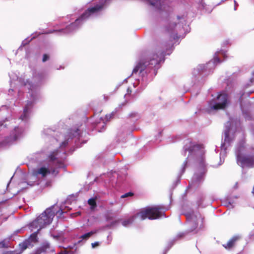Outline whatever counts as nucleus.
<instances>
[{
  "mask_svg": "<svg viewBox=\"0 0 254 254\" xmlns=\"http://www.w3.org/2000/svg\"><path fill=\"white\" fill-rule=\"evenodd\" d=\"M55 216V212L51 208L46 209L35 220L30 224V227L32 231L34 229L40 230L42 228L49 225Z\"/></svg>",
  "mask_w": 254,
  "mask_h": 254,
  "instance_id": "1",
  "label": "nucleus"
},
{
  "mask_svg": "<svg viewBox=\"0 0 254 254\" xmlns=\"http://www.w3.org/2000/svg\"><path fill=\"white\" fill-rule=\"evenodd\" d=\"M162 207L160 206L147 207L137 213L136 216L142 220L146 218L149 220L157 219L164 215V212H162Z\"/></svg>",
  "mask_w": 254,
  "mask_h": 254,
  "instance_id": "2",
  "label": "nucleus"
},
{
  "mask_svg": "<svg viewBox=\"0 0 254 254\" xmlns=\"http://www.w3.org/2000/svg\"><path fill=\"white\" fill-rule=\"evenodd\" d=\"M158 56L157 54L147 55L144 53L142 59L138 63L132 70V74L139 71L142 72L150 64L155 65L159 63Z\"/></svg>",
  "mask_w": 254,
  "mask_h": 254,
  "instance_id": "3",
  "label": "nucleus"
},
{
  "mask_svg": "<svg viewBox=\"0 0 254 254\" xmlns=\"http://www.w3.org/2000/svg\"><path fill=\"white\" fill-rule=\"evenodd\" d=\"M244 149V146H240L237 152V161L243 167L249 168L254 167V155H244L241 153V150Z\"/></svg>",
  "mask_w": 254,
  "mask_h": 254,
  "instance_id": "4",
  "label": "nucleus"
},
{
  "mask_svg": "<svg viewBox=\"0 0 254 254\" xmlns=\"http://www.w3.org/2000/svg\"><path fill=\"white\" fill-rule=\"evenodd\" d=\"M204 146L203 144H193L191 141L190 142V146H187L186 145L184 147L185 151H188L190 155H197V153L201 155V162L200 163L202 166H204V158L203 155L204 154Z\"/></svg>",
  "mask_w": 254,
  "mask_h": 254,
  "instance_id": "5",
  "label": "nucleus"
},
{
  "mask_svg": "<svg viewBox=\"0 0 254 254\" xmlns=\"http://www.w3.org/2000/svg\"><path fill=\"white\" fill-rule=\"evenodd\" d=\"M103 8V5L100 4H96L94 6L88 8L85 12L81 15L79 19H77L74 23H71L70 26L73 27L75 24L78 23L79 21L84 19L88 18L89 16L93 13H97L100 11Z\"/></svg>",
  "mask_w": 254,
  "mask_h": 254,
  "instance_id": "6",
  "label": "nucleus"
},
{
  "mask_svg": "<svg viewBox=\"0 0 254 254\" xmlns=\"http://www.w3.org/2000/svg\"><path fill=\"white\" fill-rule=\"evenodd\" d=\"M217 99L220 102L215 104L213 108L215 110L224 109L227 104V95L226 94H221L218 95Z\"/></svg>",
  "mask_w": 254,
  "mask_h": 254,
  "instance_id": "7",
  "label": "nucleus"
},
{
  "mask_svg": "<svg viewBox=\"0 0 254 254\" xmlns=\"http://www.w3.org/2000/svg\"><path fill=\"white\" fill-rule=\"evenodd\" d=\"M238 236H234L225 244H223V246L227 250H231L235 246L236 242L239 240Z\"/></svg>",
  "mask_w": 254,
  "mask_h": 254,
  "instance_id": "8",
  "label": "nucleus"
},
{
  "mask_svg": "<svg viewBox=\"0 0 254 254\" xmlns=\"http://www.w3.org/2000/svg\"><path fill=\"white\" fill-rule=\"evenodd\" d=\"M50 173V170L46 167H41L35 171V174L36 175L40 174L43 177H45L47 174Z\"/></svg>",
  "mask_w": 254,
  "mask_h": 254,
  "instance_id": "9",
  "label": "nucleus"
},
{
  "mask_svg": "<svg viewBox=\"0 0 254 254\" xmlns=\"http://www.w3.org/2000/svg\"><path fill=\"white\" fill-rule=\"evenodd\" d=\"M80 134V130L78 128L72 129L69 132V137H79Z\"/></svg>",
  "mask_w": 254,
  "mask_h": 254,
  "instance_id": "10",
  "label": "nucleus"
},
{
  "mask_svg": "<svg viewBox=\"0 0 254 254\" xmlns=\"http://www.w3.org/2000/svg\"><path fill=\"white\" fill-rule=\"evenodd\" d=\"M50 248L48 244L43 245L40 248L37 250L34 254H41L42 252H46L47 249Z\"/></svg>",
  "mask_w": 254,
  "mask_h": 254,
  "instance_id": "11",
  "label": "nucleus"
},
{
  "mask_svg": "<svg viewBox=\"0 0 254 254\" xmlns=\"http://www.w3.org/2000/svg\"><path fill=\"white\" fill-rule=\"evenodd\" d=\"M177 24L175 22H171L169 24L168 26L165 27V31L168 33H171L176 27Z\"/></svg>",
  "mask_w": 254,
  "mask_h": 254,
  "instance_id": "12",
  "label": "nucleus"
},
{
  "mask_svg": "<svg viewBox=\"0 0 254 254\" xmlns=\"http://www.w3.org/2000/svg\"><path fill=\"white\" fill-rule=\"evenodd\" d=\"M88 203L89 205L91 206V209H94L96 206V198H91L88 199Z\"/></svg>",
  "mask_w": 254,
  "mask_h": 254,
  "instance_id": "13",
  "label": "nucleus"
},
{
  "mask_svg": "<svg viewBox=\"0 0 254 254\" xmlns=\"http://www.w3.org/2000/svg\"><path fill=\"white\" fill-rule=\"evenodd\" d=\"M58 155V151L55 150L52 152L49 156L50 160L51 161H56L57 159V156Z\"/></svg>",
  "mask_w": 254,
  "mask_h": 254,
  "instance_id": "14",
  "label": "nucleus"
},
{
  "mask_svg": "<svg viewBox=\"0 0 254 254\" xmlns=\"http://www.w3.org/2000/svg\"><path fill=\"white\" fill-rule=\"evenodd\" d=\"M135 217V216H132L128 219L124 221L122 223L123 225L124 226H127V225L131 224L133 222Z\"/></svg>",
  "mask_w": 254,
  "mask_h": 254,
  "instance_id": "15",
  "label": "nucleus"
},
{
  "mask_svg": "<svg viewBox=\"0 0 254 254\" xmlns=\"http://www.w3.org/2000/svg\"><path fill=\"white\" fill-rule=\"evenodd\" d=\"M189 225L190 226H192V228L190 229L191 231H193L194 229H195L197 226L198 224L196 222V221L195 220V219H193L192 218L191 219V220L189 222Z\"/></svg>",
  "mask_w": 254,
  "mask_h": 254,
  "instance_id": "16",
  "label": "nucleus"
},
{
  "mask_svg": "<svg viewBox=\"0 0 254 254\" xmlns=\"http://www.w3.org/2000/svg\"><path fill=\"white\" fill-rule=\"evenodd\" d=\"M40 230H37L36 232L32 233L30 237V239L31 242H37V235Z\"/></svg>",
  "mask_w": 254,
  "mask_h": 254,
  "instance_id": "17",
  "label": "nucleus"
},
{
  "mask_svg": "<svg viewBox=\"0 0 254 254\" xmlns=\"http://www.w3.org/2000/svg\"><path fill=\"white\" fill-rule=\"evenodd\" d=\"M28 114V108L27 107H25L23 114L20 116V119L22 121H25L27 119V117Z\"/></svg>",
  "mask_w": 254,
  "mask_h": 254,
  "instance_id": "18",
  "label": "nucleus"
},
{
  "mask_svg": "<svg viewBox=\"0 0 254 254\" xmlns=\"http://www.w3.org/2000/svg\"><path fill=\"white\" fill-rule=\"evenodd\" d=\"M93 234H94V232L91 231L90 232H88L87 233H86L83 235H82L80 237V238L82 239H88L89 237H90Z\"/></svg>",
  "mask_w": 254,
  "mask_h": 254,
  "instance_id": "19",
  "label": "nucleus"
},
{
  "mask_svg": "<svg viewBox=\"0 0 254 254\" xmlns=\"http://www.w3.org/2000/svg\"><path fill=\"white\" fill-rule=\"evenodd\" d=\"M8 246V245L6 243L5 240H3L0 242V248H7Z\"/></svg>",
  "mask_w": 254,
  "mask_h": 254,
  "instance_id": "20",
  "label": "nucleus"
},
{
  "mask_svg": "<svg viewBox=\"0 0 254 254\" xmlns=\"http://www.w3.org/2000/svg\"><path fill=\"white\" fill-rule=\"evenodd\" d=\"M133 193L132 192H128L127 193H125L124 194L122 195L121 196V198H125L128 196H132L133 195Z\"/></svg>",
  "mask_w": 254,
  "mask_h": 254,
  "instance_id": "21",
  "label": "nucleus"
},
{
  "mask_svg": "<svg viewBox=\"0 0 254 254\" xmlns=\"http://www.w3.org/2000/svg\"><path fill=\"white\" fill-rule=\"evenodd\" d=\"M20 245L21 246V251H22L26 250L27 248V245L26 243H24Z\"/></svg>",
  "mask_w": 254,
  "mask_h": 254,
  "instance_id": "22",
  "label": "nucleus"
},
{
  "mask_svg": "<svg viewBox=\"0 0 254 254\" xmlns=\"http://www.w3.org/2000/svg\"><path fill=\"white\" fill-rule=\"evenodd\" d=\"M49 59V56L47 54H44L43 56L42 61L43 62H45Z\"/></svg>",
  "mask_w": 254,
  "mask_h": 254,
  "instance_id": "23",
  "label": "nucleus"
},
{
  "mask_svg": "<svg viewBox=\"0 0 254 254\" xmlns=\"http://www.w3.org/2000/svg\"><path fill=\"white\" fill-rule=\"evenodd\" d=\"M27 84H28V85L29 86V87H28V89H30L32 87V84L29 80H27L26 82L24 83V85L26 86Z\"/></svg>",
  "mask_w": 254,
  "mask_h": 254,
  "instance_id": "24",
  "label": "nucleus"
},
{
  "mask_svg": "<svg viewBox=\"0 0 254 254\" xmlns=\"http://www.w3.org/2000/svg\"><path fill=\"white\" fill-rule=\"evenodd\" d=\"M99 245L98 242H95L94 243H92V248H94L97 246H98Z\"/></svg>",
  "mask_w": 254,
  "mask_h": 254,
  "instance_id": "25",
  "label": "nucleus"
},
{
  "mask_svg": "<svg viewBox=\"0 0 254 254\" xmlns=\"http://www.w3.org/2000/svg\"><path fill=\"white\" fill-rule=\"evenodd\" d=\"M214 61H215V62L218 63H220L221 62V61L218 57L214 58Z\"/></svg>",
  "mask_w": 254,
  "mask_h": 254,
  "instance_id": "26",
  "label": "nucleus"
},
{
  "mask_svg": "<svg viewBox=\"0 0 254 254\" xmlns=\"http://www.w3.org/2000/svg\"><path fill=\"white\" fill-rule=\"evenodd\" d=\"M252 77L251 78V82H254V71L252 73Z\"/></svg>",
  "mask_w": 254,
  "mask_h": 254,
  "instance_id": "27",
  "label": "nucleus"
},
{
  "mask_svg": "<svg viewBox=\"0 0 254 254\" xmlns=\"http://www.w3.org/2000/svg\"><path fill=\"white\" fill-rule=\"evenodd\" d=\"M187 163H188V162L186 160L184 162L183 165H184V168L186 167Z\"/></svg>",
  "mask_w": 254,
  "mask_h": 254,
  "instance_id": "28",
  "label": "nucleus"
},
{
  "mask_svg": "<svg viewBox=\"0 0 254 254\" xmlns=\"http://www.w3.org/2000/svg\"><path fill=\"white\" fill-rule=\"evenodd\" d=\"M131 93V90L129 89V88L127 90V94H130Z\"/></svg>",
  "mask_w": 254,
  "mask_h": 254,
  "instance_id": "29",
  "label": "nucleus"
},
{
  "mask_svg": "<svg viewBox=\"0 0 254 254\" xmlns=\"http://www.w3.org/2000/svg\"><path fill=\"white\" fill-rule=\"evenodd\" d=\"M60 212V214H62L64 213L63 210L61 208H60V210L59 211V212Z\"/></svg>",
  "mask_w": 254,
  "mask_h": 254,
  "instance_id": "30",
  "label": "nucleus"
},
{
  "mask_svg": "<svg viewBox=\"0 0 254 254\" xmlns=\"http://www.w3.org/2000/svg\"><path fill=\"white\" fill-rule=\"evenodd\" d=\"M64 254H67V251L66 250V249L64 248Z\"/></svg>",
  "mask_w": 254,
  "mask_h": 254,
  "instance_id": "31",
  "label": "nucleus"
},
{
  "mask_svg": "<svg viewBox=\"0 0 254 254\" xmlns=\"http://www.w3.org/2000/svg\"><path fill=\"white\" fill-rule=\"evenodd\" d=\"M59 254H64V252L63 251H61L60 253H59Z\"/></svg>",
  "mask_w": 254,
  "mask_h": 254,
  "instance_id": "32",
  "label": "nucleus"
},
{
  "mask_svg": "<svg viewBox=\"0 0 254 254\" xmlns=\"http://www.w3.org/2000/svg\"><path fill=\"white\" fill-rule=\"evenodd\" d=\"M252 193L254 194V188L253 189Z\"/></svg>",
  "mask_w": 254,
  "mask_h": 254,
  "instance_id": "33",
  "label": "nucleus"
},
{
  "mask_svg": "<svg viewBox=\"0 0 254 254\" xmlns=\"http://www.w3.org/2000/svg\"><path fill=\"white\" fill-rule=\"evenodd\" d=\"M155 65H156V64H155V65H152V66H151V67H152V66H154ZM150 65H151V64H150ZM149 66V65L148 66Z\"/></svg>",
  "mask_w": 254,
  "mask_h": 254,
  "instance_id": "34",
  "label": "nucleus"
},
{
  "mask_svg": "<svg viewBox=\"0 0 254 254\" xmlns=\"http://www.w3.org/2000/svg\"><path fill=\"white\" fill-rule=\"evenodd\" d=\"M66 141H64V146H65V145H66Z\"/></svg>",
  "mask_w": 254,
  "mask_h": 254,
  "instance_id": "35",
  "label": "nucleus"
},
{
  "mask_svg": "<svg viewBox=\"0 0 254 254\" xmlns=\"http://www.w3.org/2000/svg\"><path fill=\"white\" fill-rule=\"evenodd\" d=\"M226 136H228V133H226Z\"/></svg>",
  "mask_w": 254,
  "mask_h": 254,
  "instance_id": "36",
  "label": "nucleus"
}]
</instances>
